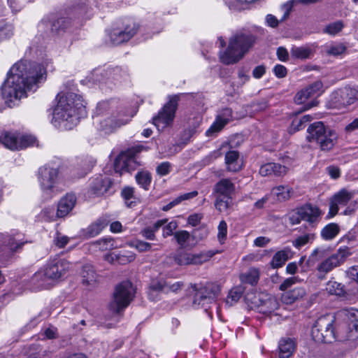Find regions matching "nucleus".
<instances>
[{"label":"nucleus","instance_id":"f257e3e1","mask_svg":"<svg viewBox=\"0 0 358 358\" xmlns=\"http://www.w3.org/2000/svg\"><path fill=\"white\" fill-rule=\"evenodd\" d=\"M44 66L36 62L20 60L10 68L1 86V95L8 106L12 107L21 99L27 97L28 91L36 90L37 85L45 80Z\"/></svg>","mask_w":358,"mask_h":358},{"label":"nucleus","instance_id":"f03ea898","mask_svg":"<svg viewBox=\"0 0 358 358\" xmlns=\"http://www.w3.org/2000/svg\"><path fill=\"white\" fill-rule=\"evenodd\" d=\"M52 122L55 127L65 130L72 129L79 120L86 115L85 106L81 95L74 89H66L57 94Z\"/></svg>","mask_w":358,"mask_h":358},{"label":"nucleus","instance_id":"7ed1b4c3","mask_svg":"<svg viewBox=\"0 0 358 358\" xmlns=\"http://www.w3.org/2000/svg\"><path fill=\"white\" fill-rule=\"evenodd\" d=\"M252 30L243 29L233 34L228 41L226 49L220 51V61L224 64H233L240 61L257 41Z\"/></svg>","mask_w":358,"mask_h":358},{"label":"nucleus","instance_id":"20e7f679","mask_svg":"<svg viewBox=\"0 0 358 358\" xmlns=\"http://www.w3.org/2000/svg\"><path fill=\"white\" fill-rule=\"evenodd\" d=\"M352 255L348 246L340 247L336 252L328 256V250L324 247L315 248L309 257L310 259L321 260L316 266L317 276L320 280L325 279L327 275L334 268L343 265Z\"/></svg>","mask_w":358,"mask_h":358},{"label":"nucleus","instance_id":"39448f33","mask_svg":"<svg viewBox=\"0 0 358 358\" xmlns=\"http://www.w3.org/2000/svg\"><path fill=\"white\" fill-rule=\"evenodd\" d=\"M115 102L102 101L96 106L98 115H110L108 117L100 120V129L106 134H110L123 125L127 124L136 114V111L132 110H120L115 111Z\"/></svg>","mask_w":358,"mask_h":358},{"label":"nucleus","instance_id":"423d86ee","mask_svg":"<svg viewBox=\"0 0 358 358\" xmlns=\"http://www.w3.org/2000/svg\"><path fill=\"white\" fill-rule=\"evenodd\" d=\"M306 139L309 142H315L320 145L322 150H331L337 140V134L327 129L322 122H314L308 127Z\"/></svg>","mask_w":358,"mask_h":358},{"label":"nucleus","instance_id":"0eeeda50","mask_svg":"<svg viewBox=\"0 0 358 358\" xmlns=\"http://www.w3.org/2000/svg\"><path fill=\"white\" fill-rule=\"evenodd\" d=\"M40 189L44 196L50 199L59 192V170L46 164L38 169L37 176Z\"/></svg>","mask_w":358,"mask_h":358},{"label":"nucleus","instance_id":"6e6552de","mask_svg":"<svg viewBox=\"0 0 358 358\" xmlns=\"http://www.w3.org/2000/svg\"><path fill=\"white\" fill-rule=\"evenodd\" d=\"M236 192L235 184L229 178L220 179L213 187L215 196V207L220 213L227 211L231 204L232 195Z\"/></svg>","mask_w":358,"mask_h":358},{"label":"nucleus","instance_id":"1a4fd4ad","mask_svg":"<svg viewBox=\"0 0 358 358\" xmlns=\"http://www.w3.org/2000/svg\"><path fill=\"white\" fill-rule=\"evenodd\" d=\"M70 268V263L62 259H56L49 262L44 271L34 274V281H38L39 285L45 287L47 280H57L62 278Z\"/></svg>","mask_w":358,"mask_h":358},{"label":"nucleus","instance_id":"9d476101","mask_svg":"<svg viewBox=\"0 0 358 358\" xmlns=\"http://www.w3.org/2000/svg\"><path fill=\"white\" fill-rule=\"evenodd\" d=\"M334 317L331 315L320 317L311 329V336L317 343H331L336 339L333 327Z\"/></svg>","mask_w":358,"mask_h":358},{"label":"nucleus","instance_id":"9b49d317","mask_svg":"<svg viewBox=\"0 0 358 358\" xmlns=\"http://www.w3.org/2000/svg\"><path fill=\"white\" fill-rule=\"evenodd\" d=\"M135 294V289L130 281H124L115 289L113 301L109 307L115 313H120L129 306Z\"/></svg>","mask_w":358,"mask_h":358},{"label":"nucleus","instance_id":"f8f14e48","mask_svg":"<svg viewBox=\"0 0 358 358\" xmlns=\"http://www.w3.org/2000/svg\"><path fill=\"white\" fill-rule=\"evenodd\" d=\"M247 301L250 303L251 308L257 309L259 313L268 315L279 307L278 299L273 296L264 293H259L247 296Z\"/></svg>","mask_w":358,"mask_h":358},{"label":"nucleus","instance_id":"ddd939ff","mask_svg":"<svg viewBox=\"0 0 358 358\" xmlns=\"http://www.w3.org/2000/svg\"><path fill=\"white\" fill-rule=\"evenodd\" d=\"M217 253V250H208L199 253L178 251L174 256V261L180 266L202 264Z\"/></svg>","mask_w":358,"mask_h":358},{"label":"nucleus","instance_id":"4468645a","mask_svg":"<svg viewBox=\"0 0 358 358\" xmlns=\"http://www.w3.org/2000/svg\"><path fill=\"white\" fill-rule=\"evenodd\" d=\"M322 215V212L318 207L306 204L292 213L290 220L293 224H299L301 220H304L310 224H316L320 221Z\"/></svg>","mask_w":358,"mask_h":358},{"label":"nucleus","instance_id":"2eb2a0df","mask_svg":"<svg viewBox=\"0 0 358 358\" xmlns=\"http://www.w3.org/2000/svg\"><path fill=\"white\" fill-rule=\"evenodd\" d=\"M358 100V90L355 87H345L336 91L331 96L333 106L341 108Z\"/></svg>","mask_w":358,"mask_h":358},{"label":"nucleus","instance_id":"dca6fc26","mask_svg":"<svg viewBox=\"0 0 358 358\" xmlns=\"http://www.w3.org/2000/svg\"><path fill=\"white\" fill-rule=\"evenodd\" d=\"M127 77V74L125 71H123L122 69L115 67L113 69L104 70V71H95L92 77L90 79L93 82L99 83L101 85L103 84H112L113 81H120L122 79H125Z\"/></svg>","mask_w":358,"mask_h":358},{"label":"nucleus","instance_id":"f3484780","mask_svg":"<svg viewBox=\"0 0 358 358\" xmlns=\"http://www.w3.org/2000/svg\"><path fill=\"white\" fill-rule=\"evenodd\" d=\"M176 108V102L171 100L159 111L158 115L153 117V124L157 127L158 130L163 129L172 123Z\"/></svg>","mask_w":358,"mask_h":358},{"label":"nucleus","instance_id":"a211bd4d","mask_svg":"<svg viewBox=\"0 0 358 358\" xmlns=\"http://www.w3.org/2000/svg\"><path fill=\"white\" fill-rule=\"evenodd\" d=\"M137 26L129 20L124 28H115L109 34V38L113 45H117L128 41L136 33Z\"/></svg>","mask_w":358,"mask_h":358},{"label":"nucleus","instance_id":"6ab92c4d","mask_svg":"<svg viewBox=\"0 0 358 358\" xmlns=\"http://www.w3.org/2000/svg\"><path fill=\"white\" fill-rule=\"evenodd\" d=\"M111 180L106 175H96L89 180L88 194L92 196L103 195L110 187Z\"/></svg>","mask_w":358,"mask_h":358},{"label":"nucleus","instance_id":"aec40b11","mask_svg":"<svg viewBox=\"0 0 358 358\" xmlns=\"http://www.w3.org/2000/svg\"><path fill=\"white\" fill-rule=\"evenodd\" d=\"M219 292L220 288L217 285H208L196 293L193 304L195 306L205 307L215 299Z\"/></svg>","mask_w":358,"mask_h":358},{"label":"nucleus","instance_id":"412c9836","mask_svg":"<svg viewBox=\"0 0 358 358\" xmlns=\"http://www.w3.org/2000/svg\"><path fill=\"white\" fill-rule=\"evenodd\" d=\"M343 314L345 317V325L347 327L343 337L346 339L356 338L358 336V310H344Z\"/></svg>","mask_w":358,"mask_h":358},{"label":"nucleus","instance_id":"4be33fe9","mask_svg":"<svg viewBox=\"0 0 358 358\" xmlns=\"http://www.w3.org/2000/svg\"><path fill=\"white\" fill-rule=\"evenodd\" d=\"M139 165L134 156H129L126 153L120 154L114 162V170L122 175L124 172L135 170Z\"/></svg>","mask_w":358,"mask_h":358},{"label":"nucleus","instance_id":"5701e85b","mask_svg":"<svg viewBox=\"0 0 358 358\" xmlns=\"http://www.w3.org/2000/svg\"><path fill=\"white\" fill-rule=\"evenodd\" d=\"M22 236V235L18 233L13 235H0V251H17L24 243Z\"/></svg>","mask_w":358,"mask_h":358},{"label":"nucleus","instance_id":"b1692460","mask_svg":"<svg viewBox=\"0 0 358 358\" xmlns=\"http://www.w3.org/2000/svg\"><path fill=\"white\" fill-rule=\"evenodd\" d=\"M232 120V110L226 108L217 115L215 122L206 131L207 136H213L219 132L227 123Z\"/></svg>","mask_w":358,"mask_h":358},{"label":"nucleus","instance_id":"393cba45","mask_svg":"<svg viewBox=\"0 0 358 358\" xmlns=\"http://www.w3.org/2000/svg\"><path fill=\"white\" fill-rule=\"evenodd\" d=\"M77 203V197L73 193H67L63 196L57 204V217H65L73 210Z\"/></svg>","mask_w":358,"mask_h":358},{"label":"nucleus","instance_id":"a878e982","mask_svg":"<svg viewBox=\"0 0 358 358\" xmlns=\"http://www.w3.org/2000/svg\"><path fill=\"white\" fill-rule=\"evenodd\" d=\"M294 252L292 249L285 247L274 254L270 263L271 266L273 268H281L287 260L292 258Z\"/></svg>","mask_w":358,"mask_h":358},{"label":"nucleus","instance_id":"bb28decb","mask_svg":"<svg viewBox=\"0 0 358 358\" xmlns=\"http://www.w3.org/2000/svg\"><path fill=\"white\" fill-rule=\"evenodd\" d=\"M321 87L322 83L320 82H315L306 88L301 90L294 97L295 103L297 104H302L305 103L306 100L317 93Z\"/></svg>","mask_w":358,"mask_h":358},{"label":"nucleus","instance_id":"cd10ccee","mask_svg":"<svg viewBox=\"0 0 358 358\" xmlns=\"http://www.w3.org/2000/svg\"><path fill=\"white\" fill-rule=\"evenodd\" d=\"M225 164L227 169L231 172H237L243 167V162L239 158V154L237 151H229L225 155Z\"/></svg>","mask_w":358,"mask_h":358},{"label":"nucleus","instance_id":"c85d7f7f","mask_svg":"<svg viewBox=\"0 0 358 358\" xmlns=\"http://www.w3.org/2000/svg\"><path fill=\"white\" fill-rule=\"evenodd\" d=\"M305 295V289L301 287H297L284 292L281 296V301L285 304L291 305L301 299Z\"/></svg>","mask_w":358,"mask_h":358},{"label":"nucleus","instance_id":"c756f323","mask_svg":"<svg viewBox=\"0 0 358 358\" xmlns=\"http://www.w3.org/2000/svg\"><path fill=\"white\" fill-rule=\"evenodd\" d=\"M259 173L262 176L274 175L281 176L285 174V168L281 166L280 163L270 162L261 166Z\"/></svg>","mask_w":358,"mask_h":358},{"label":"nucleus","instance_id":"7c9ffc66","mask_svg":"<svg viewBox=\"0 0 358 358\" xmlns=\"http://www.w3.org/2000/svg\"><path fill=\"white\" fill-rule=\"evenodd\" d=\"M109 222L107 217H100L86 229L85 236L92 238L99 235L108 226Z\"/></svg>","mask_w":358,"mask_h":358},{"label":"nucleus","instance_id":"2f4dec72","mask_svg":"<svg viewBox=\"0 0 358 358\" xmlns=\"http://www.w3.org/2000/svg\"><path fill=\"white\" fill-rule=\"evenodd\" d=\"M279 357L289 358L295 349V344L292 338H282L279 343Z\"/></svg>","mask_w":358,"mask_h":358},{"label":"nucleus","instance_id":"473e14b6","mask_svg":"<svg viewBox=\"0 0 358 358\" xmlns=\"http://www.w3.org/2000/svg\"><path fill=\"white\" fill-rule=\"evenodd\" d=\"M168 222L167 219H162L157 220L156 222L153 224L152 226H148L145 227L141 230V234L143 237L148 240L154 241L155 240V233L161 228L162 226Z\"/></svg>","mask_w":358,"mask_h":358},{"label":"nucleus","instance_id":"72a5a7b5","mask_svg":"<svg viewBox=\"0 0 358 358\" xmlns=\"http://www.w3.org/2000/svg\"><path fill=\"white\" fill-rule=\"evenodd\" d=\"M292 194V188L287 185H279L273 187L271 190V195L279 201L288 200Z\"/></svg>","mask_w":358,"mask_h":358},{"label":"nucleus","instance_id":"f704fd0d","mask_svg":"<svg viewBox=\"0 0 358 358\" xmlns=\"http://www.w3.org/2000/svg\"><path fill=\"white\" fill-rule=\"evenodd\" d=\"M19 134L5 132L1 137V141L4 146L10 150H18Z\"/></svg>","mask_w":358,"mask_h":358},{"label":"nucleus","instance_id":"c9c22d12","mask_svg":"<svg viewBox=\"0 0 358 358\" xmlns=\"http://www.w3.org/2000/svg\"><path fill=\"white\" fill-rule=\"evenodd\" d=\"M353 196L354 193L352 191H348L346 189H342L336 193L331 200L338 206H344L348 203Z\"/></svg>","mask_w":358,"mask_h":358},{"label":"nucleus","instance_id":"e433bc0d","mask_svg":"<svg viewBox=\"0 0 358 358\" xmlns=\"http://www.w3.org/2000/svg\"><path fill=\"white\" fill-rule=\"evenodd\" d=\"M81 276L83 278V283L87 285L94 284L98 278V275L94 266L90 264L85 265L83 267Z\"/></svg>","mask_w":358,"mask_h":358},{"label":"nucleus","instance_id":"4c0bfd02","mask_svg":"<svg viewBox=\"0 0 358 358\" xmlns=\"http://www.w3.org/2000/svg\"><path fill=\"white\" fill-rule=\"evenodd\" d=\"M312 53V50L308 46L292 45L290 49L291 57L301 60L308 59Z\"/></svg>","mask_w":358,"mask_h":358},{"label":"nucleus","instance_id":"58836bf2","mask_svg":"<svg viewBox=\"0 0 358 358\" xmlns=\"http://www.w3.org/2000/svg\"><path fill=\"white\" fill-rule=\"evenodd\" d=\"M340 227L336 223L327 224L321 231V237L324 241L334 239L339 233Z\"/></svg>","mask_w":358,"mask_h":358},{"label":"nucleus","instance_id":"ea45409f","mask_svg":"<svg viewBox=\"0 0 358 358\" xmlns=\"http://www.w3.org/2000/svg\"><path fill=\"white\" fill-rule=\"evenodd\" d=\"M92 245L101 251L111 250L120 247L112 238H101L92 243Z\"/></svg>","mask_w":358,"mask_h":358},{"label":"nucleus","instance_id":"a19ab883","mask_svg":"<svg viewBox=\"0 0 358 358\" xmlns=\"http://www.w3.org/2000/svg\"><path fill=\"white\" fill-rule=\"evenodd\" d=\"M137 184L143 189L148 190L152 182V176L148 171H141L135 176Z\"/></svg>","mask_w":358,"mask_h":358},{"label":"nucleus","instance_id":"79ce46f5","mask_svg":"<svg viewBox=\"0 0 358 358\" xmlns=\"http://www.w3.org/2000/svg\"><path fill=\"white\" fill-rule=\"evenodd\" d=\"M315 238V235L313 233H306L301 236H298L292 241V245L294 248L299 250L302 247L308 243H311Z\"/></svg>","mask_w":358,"mask_h":358},{"label":"nucleus","instance_id":"37998d69","mask_svg":"<svg viewBox=\"0 0 358 358\" xmlns=\"http://www.w3.org/2000/svg\"><path fill=\"white\" fill-rule=\"evenodd\" d=\"M14 32L12 24L3 20H0V42L10 38Z\"/></svg>","mask_w":358,"mask_h":358},{"label":"nucleus","instance_id":"c03bdc74","mask_svg":"<svg viewBox=\"0 0 358 358\" xmlns=\"http://www.w3.org/2000/svg\"><path fill=\"white\" fill-rule=\"evenodd\" d=\"M259 278V272L257 268H251L246 273L241 275L243 282L255 285L257 283Z\"/></svg>","mask_w":358,"mask_h":358},{"label":"nucleus","instance_id":"a18cd8bd","mask_svg":"<svg viewBox=\"0 0 358 358\" xmlns=\"http://www.w3.org/2000/svg\"><path fill=\"white\" fill-rule=\"evenodd\" d=\"M326 290L330 294L342 296L344 294L343 286L336 281H329L326 285Z\"/></svg>","mask_w":358,"mask_h":358},{"label":"nucleus","instance_id":"49530a36","mask_svg":"<svg viewBox=\"0 0 358 358\" xmlns=\"http://www.w3.org/2000/svg\"><path fill=\"white\" fill-rule=\"evenodd\" d=\"M243 290L241 287H234L230 290L226 299V303L229 306H233L242 296Z\"/></svg>","mask_w":358,"mask_h":358},{"label":"nucleus","instance_id":"de8ad7c7","mask_svg":"<svg viewBox=\"0 0 358 358\" xmlns=\"http://www.w3.org/2000/svg\"><path fill=\"white\" fill-rule=\"evenodd\" d=\"M36 142V138L31 135L19 134L18 150L33 146Z\"/></svg>","mask_w":358,"mask_h":358},{"label":"nucleus","instance_id":"09e8293b","mask_svg":"<svg viewBox=\"0 0 358 358\" xmlns=\"http://www.w3.org/2000/svg\"><path fill=\"white\" fill-rule=\"evenodd\" d=\"M127 244L129 246L134 248L141 252L150 250L151 247H152L151 243H147V242H145L143 241H140V240L131 241L128 242Z\"/></svg>","mask_w":358,"mask_h":358},{"label":"nucleus","instance_id":"8fccbe9b","mask_svg":"<svg viewBox=\"0 0 358 358\" xmlns=\"http://www.w3.org/2000/svg\"><path fill=\"white\" fill-rule=\"evenodd\" d=\"M136 255L133 252L127 251L120 252L117 254V263L119 264L124 265L133 262L135 259Z\"/></svg>","mask_w":358,"mask_h":358},{"label":"nucleus","instance_id":"3c124183","mask_svg":"<svg viewBox=\"0 0 358 358\" xmlns=\"http://www.w3.org/2000/svg\"><path fill=\"white\" fill-rule=\"evenodd\" d=\"M134 188L131 187H126L122 190V196L123 199L125 201L126 204L128 206H131L132 203H134L133 201H131L132 199L134 198Z\"/></svg>","mask_w":358,"mask_h":358},{"label":"nucleus","instance_id":"603ef678","mask_svg":"<svg viewBox=\"0 0 358 358\" xmlns=\"http://www.w3.org/2000/svg\"><path fill=\"white\" fill-rule=\"evenodd\" d=\"M172 170V165L169 162L160 163L156 167V172L159 176H165L168 175Z\"/></svg>","mask_w":358,"mask_h":358},{"label":"nucleus","instance_id":"864d4df0","mask_svg":"<svg viewBox=\"0 0 358 358\" xmlns=\"http://www.w3.org/2000/svg\"><path fill=\"white\" fill-rule=\"evenodd\" d=\"M174 236L177 243L182 247L185 246L186 243L189 241L190 234L188 231L181 230L176 232Z\"/></svg>","mask_w":358,"mask_h":358},{"label":"nucleus","instance_id":"5fc2aeb1","mask_svg":"<svg viewBox=\"0 0 358 358\" xmlns=\"http://www.w3.org/2000/svg\"><path fill=\"white\" fill-rule=\"evenodd\" d=\"M166 287H168V282L164 278L154 280L150 285L152 290L158 292H166Z\"/></svg>","mask_w":358,"mask_h":358},{"label":"nucleus","instance_id":"6e6d98bb","mask_svg":"<svg viewBox=\"0 0 358 358\" xmlns=\"http://www.w3.org/2000/svg\"><path fill=\"white\" fill-rule=\"evenodd\" d=\"M343 27V24L341 21H337L329 24L325 28V32L330 35H336L338 34Z\"/></svg>","mask_w":358,"mask_h":358},{"label":"nucleus","instance_id":"4d7b16f0","mask_svg":"<svg viewBox=\"0 0 358 358\" xmlns=\"http://www.w3.org/2000/svg\"><path fill=\"white\" fill-rule=\"evenodd\" d=\"M162 227V235L164 238H166L173 234V231L178 227V223L176 221H171L169 223L166 222Z\"/></svg>","mask_w":358,"mask_h":358},{"label":"nucleus","instance_id":"13d9d810","mask_svg":"<svg viewBox=\"0 0 358 358\" xmlns=\"http://www.w3.org/2000/svg\"><path fill=\"white\" fill-rule=\"evenodd\" d=\"M218 234L217 238L220 243L225 239L227 234V224L225 221L222 220L217 227Z\"/></svg>","mask_w":358,"mask_h":358},{"label":"nucleus","instance_id":"bf43d9fd","mask_svg":"<svg viewBox=\"0 0 358 358\" xmlns=\"http://www.w3.org/2000/svg\"><path fill=\"white\" fill-rule=\"evenodd\" d=\"M345 51V47L342 44L331 45L327 50V53L334 56L340 55Z\"/></svg>","mask_w":358,"mask_h":358},{"label":"nucleus","instance_id":"052dcab7","mask_svg":"<svg viewBox=\"0 0 358 358\" xmlns=\"http://www.w3.org/2000/svg\"><path fill=\"white\" fill-rule=\"evenodd\" d=\"M303 120L301 118H294L292 120V122L289 129V132L292 134L295 133L301 129H302L304 127Z\"/></svg>","mask_w":358,"mask_h":358},{"label":"nucleus","instance_id":"680f3d73","mask_svg":"<svg viewBox=\"0 0 358 358\" xmlns=\"http://www.w3.org/2000/svg\"><path fill=\"white\" fill-rule=\"evenodd\" d=\"M326 171L331 178L334 180L338 179L341 176V169L336 166L331 165L327 166Z\"/></svg>","mask_w":358,"mask_h":358},{"label":"nucleus","instance_id":"e2e57ef3","mask_svg":"<svg viewBox=\"0 0 358 358\" xmlns=\"http://www.w3.org/2000/svg\"><path fill=\"white\" fill-rule=\"evenodd\" d=\"M230 9H238L240 6L244 3H252L255 1L250 0H224Z\"/></svg>","mask_w":358,"mask_h":358},{"label":"nucleus","instance_id":"0e129e2a","mask_svg":"<svg viewBox=\"0 0 358 358\" xmlns=\"http://www.w3.org/2000/svg\"><path fill=\"white\" fill-rule=\"evenodd\" d=\"M273 73L277 78H282L287 76V70L285 66L282 64H276L273 67Z\"/></svg>","mask_w":358,"mask_h":358},{"label":"nucleus","instance_id":"69168bd1","mask_svg":"<svg viewBox=\"0 0 358 358\" xmlns=\"http://www.w3.org/2000/svg\"><path fill=\"white\" fill-rule=\"evenodd\" d=\"M271 242V238L266 236H259L253 241V245L259 248H264L268 245Z\"/></svg>","mask_w":358,"mask_h":358},{"label":"nucleus","instance_id":"338daca9","mask_svg":"<svg viewBox=\"0 0 358 358\" xmlns=\"http://www.w3.org/2000/svg\"><path fill=\"white\" fill-rule=\"evenodd\" d=\"M346 275L351 280L358 282V266H352L345 271Z\"/></svg>","mask_w":358,"mask_h":358},{"label":"nucleus","instance_id":"774afa93","mask_svg":"<svg viewBox=\"0 0 358 358\" xmlns=\"http://www.w3.org/2000/svg\"><path fill=\"white\" fill-rule=\"evenodd\" d=\"M298 280V277H290L286 278L280 285V289L282 291L286 290L287 288L295 284Z\"/></svg>","mask_w":358,"mask_h":358}]
</instances>
